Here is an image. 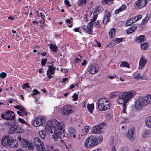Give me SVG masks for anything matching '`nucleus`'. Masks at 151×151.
<instances>
[{"instance_id": "1", "label": "nucleus", "mask_w": 151, "mask_h": 151, "mask_svg": "<svg viewBox=\"0 0 151 151\" xmlns=\"http://www.w3.org/2000/svg\"><path fill=\"white\" fill-rule=\"evenodd\" d=\"M63 128L62 123L58 122L56 120H54L47 122L45 129L48 133H52L54 132L52 137L56 140L65 136Z\"/></svg>"}, {"instance_id": "2", "label": "nucleus", "mask_w": 151, "mask_h": 151, "mask_svg": "<svg viewBox=\"0 0 151 151\" xmlns=\"http://www.w3.org/2000/svg\"><path fill=\"white\" fill-rule=\"evenodd\" d=\"M136 93L134 90H131L127 92L124 91L121 93L117 99V101L119 104H122L123 111L122 112L126 113V104L129 102L131 99L134 97Z\"/></svg>"}, {"instance_id": "3", "label": "nucleus", "mask_w": 151, "mask_h": 151, "mask_svg": "<svg viewBox=\"0 0 151 151\" xmlns=\"http://www.w3.org/2000/svg\"><path fill=\"white\" fill-rule=\"evenodd\" d=\"M151 103V94L146 95L144 97H139L137 99L135 103L136 109L140 110L147 105Z\"/></svg>"}, {"instance_id": "4", "label": "nucleus", "mask_w": 151, "mask_h": 151, "mask_svg": "<svg viewBox=\"0 0 151 151\" xmlns=\"http://www.w3.org/2000/svg\"><path fill=\"white\" fill-rule=\"evenodd\" d=\"M99 110L101 111H106L110 108L109 103L106 99H99L97 102Z\"/></svg>"}, {"instance_id": "5", "label": "nucleus", "mask_w": 151, "mask_h": 151, "mask_svg": "<svg viewBox=\"0 0 151 151\" xmlns=\"http://www.w3.org/2000/svg\"><path fill=\"white\" fill-rule=\"evenodd\" d=\"M15 117L14 113L11 111H8L1 115V117L6 120H12Z\"/></svg>"}, {"instance_id": "6", "label": "nucleus", "mask_w": 151, "mask_h": 151, "mask_svg": "<svg viewBox=\"0 0 151 151\" xmlns=\"http://www.w3.org/2000/svg\"><path fill=\"white\" fill-rule=\"evenodd\" d=\"M33 142L38 151H45L43 149V143L37 137H35L33 139Z\"/></svg>"}, {"instance_id": "7", "label": "nucleus", "mask_w": 151, "mask_h": 151, "mask_svg": "<svg viewBox=\"0 0 151 151\" xmlns=\"http://www.w3.org/2000/svg\"><path fill=\"white\" fill-rule=\"evenodd\" d=\"M105 126L104 123H102L97 126H95L92 127L91 133L93 134H100L102 131L101 130Z\"/></svg>"}, {"instance_id": "8", "label": "nucleus", "mask_w": 151, "mask_h": 151, "mask_svg": "<svg viewBox=\"0 0 151 151\" xmlns=\"http://www.w3.org/2000/svg\"><path fill=\"white\" fill-rule=\"evenodd\" d=\"M21 145L22 146L28 148L32 150H33L34 146L33 144L31 141L23 139L21 141Z\"/></svg>"}, {"instance_id": "9", "label": "nucleus", "mask_w": 151, "mask_h": 151, "mask_svg": "<svg viewBox=\"0 0 151 151\" xmlns=\"http://www.w3.org/2000/svg\"><path fill=\"white\" fill-rule=\"evenodd\" d=\"M21 145L22 146L28 148L32 150H33L34 146L33 144L31 141L23 139L21 141Z\"/></svg>"}, {"instance_id": "10", "label": "nucleus", "mask_w": 151, "mask_h": 151, "mask_svg": "<svg viewBox=\"0 0 151 151\" xmlns=\"http://www.w3.org/2000/svg\"><path fill=\"white\" fill-rule=\"evenodd\" d=\"M12 139L8 135L4 136L1 140V144L3 146H9L12 144Z\"/></svg>"}, {"instance_id": "11", "label": "nucleus", "mask_w": 151, "mask_h": 151, "mask_svg": "<svg viewBox=\"0 0 151 151\" xmlns=\"http://www.w3.org/2000/svg\"><path fill=\"white\" fill-rule=\"evenodd\" d=\"M24 130L20 127L19 126L15 125L12 126L10 127L9 131V134H12L15 131H17V133H22L23 132Z\"/></svg>"}, {"instance_id": "12", "label": "nucleus", "mask_w": 151, "mask_h": 151, "mask_svg": "<svg viewBox=\"0 0 151 151\" xmlns=\"http://www.w3.org/2000/svg\"><path fill=\"white\" fill-rule=\"evenodd\" d=\"M85 145L87 147H92L96 145V142L94 140V137L90 136L85 141Z\"/></svg>"}, {"instance_id": "13", "label": "nucleus", "mask_w": 151, "mask_h": 151, "mask_svg": "<svg viewBox=\"0 0 151 151\" xmlns=\"http://www.w3.org/2000/svg\"><path fill=\"white\" fill-rule=\"evenodd\" d=\"M45 123V121L44 118H35L33 121V125L35 127L42 126Z\"/></svg>"}, {"instance_id": "14", "label": "nucleus", "mask_w": 151, "mask_h": 151, "mask_svg": "<svg viewBox=\"0 0 151 151\" xmlns=\"http://www.w3.org/2000/svg\"><path fill=\"white\" fill-rule=\"evenodd\" d=\"M73 108L70 106H67L61 110V112L64 115H68L73 112Z\"/></svg>"}, {"instance_id": "15", "label": "nucleus", "mask_w": 151, "mask_h": 151, "mask_svg": "<svg viewBox=\"0 0 151 151\" xmlns=\"http://www.w3.org/2000/svg\"><path fill=\"white\" fill-rule=\"evenodd\" d=\"M99 69V66L97 64L90 65L88 68L89 73L92 74H94L97 73Z\"/></svg>"}, {"instance_id": "16", "label": "nucleus", "mask_w": 151, "mask_h": 151, "mask_svg": "<svg viewBox=\"0 0 151 151\" xmlns=\"http://www.w3.org/2000/svg\"><path fill=\"white\" fill-rule=\"evenodd\" d=\"M136 5L138 9L142 8L146 5V1L145 0H138L136 2Z\"/></svg>"}, {"instance_id": "17", "label": "nucleus", "mask_w": 151, "mask_h": 151, "mask_svg": "<svg viewBox=\"0 0 151 151\" xmlns=\"http://www.w3.org/2000/svg\"><path fill=\"white\" fill-rule=\"evenodd\" d=\"M134 129L133 128H131L128 132L127 137L131 141H133L134 138Z\"/></svg>"}, {"instance_id": "18", "label": "nucleus", "mask_w": 151, "mask_h": 151, "mask_svg": "<svg viewBox=\"0 0 151 151\" xmlns=\"http://www.w3.org/2000/svg\"><path fill=\"white\" fill-rule=\"evenodd\" d=\"M147 62V60L145 57L143 56H142L140 58L139 63V69H142L143 67H144L146 64Z\"/></svg>"}, {"instance_id": "19", "label": "nucleus", "mask_w": 151, "mask_h": 151, "mask_svg": "<svg viewBox=\"0 0 151 151\" xmlns=\"http://www.w3.org/2000/svg\"><path fill=\"white\" fill-rule=\"evenodd\" d=\"M49 69L47 70V74L48 76L49 79L52 78V76L50 75L54 74V70L55 69L52 66H49Z\"/></svg>"}, {"instance_id": "20", "label": "nucleus", "mask_w": 151, "mask_h": 151, "mask_svg": "<svg viewBox=\"0 0 151 151\" xmlns=\"http://www.w3.org/2000/svg\"><path fill=\"white\" fill-rule=\"evenodd\" d=\"M111 15V14L109 12H108L106 13L105 16L104 17L103 21V23L104 24H106L107 22L109 21Z\"/></svg>"}, {"instance_id": "21", "label": "nucleus", "mask_w": 151, "mask_h": 151, "mask_svg": "<svg viewBox=\"0 0 151 151\" xmlns=\"http://www.w3.org/2000/svg\"><path fill=\"white\" fill-rule=\"evenodd\" d=\"M137 27V24L133 25L131 27L129 28L127 31V34H131L136 29Z\"/></svg>"}, {"instance_id": "22", "label": "nucleus", "mask_w": 151, "mask_h": 151, "mask_svg": "<svg viewBox=\"0 0 151 151\" xmlns=\"http://www.w3.org/2000/svg\"><path fill=\"white\" fill-rule=\"evenodd\" d=\"M12 143L9 146L14 148H17L18 145L17 141L16 139L12 138Z\"/></svg>"}, {"instance_id": "23", "label": "nucleus", "mask_w": 151, "mask_h": 151, "mask_svg": "<svg viewBox=\"0 0 151 151\" xmlns=\"http://www.w3.org/2000/svg\"><path fill=\"white\" fill-rule=\"evenodd\" d=\"M87 30L86 32L89 34H91L92 32L93 25L91 24V22H89L87 26Z\"/></svg>"}, {"instance_id": "24", "label": "nucleus", "mask_w": 151, "mask_h": 151, "mask_svg": "<svg viewBox=\"0 0 151 151\" xmlns=\"http://www.w3.org/2000/svg\"><path fill=\"white\" fill-rule=\"evenodd\" d=\"M145 123L147 127L151 128V116H149L146 119Z\"/></svg>"}, {"instance_id": "25", "label": "nucleus", "mask_w": 151, "mask_h": 151, "mask_svg": "<svg viewBox=\"0 0 151 151\" xmlns=\"http://www.w3.org/2000/svg\"><path fill=\"white\" fill-rule=\"evenodd\" d=\"M102 139L103 137L101 135H99L97 137H94V140L96 142V145L101 142Z\"/></svg>"}, {"instance_id": "26", "label": "nucleus", "mask_w": 151, "mask_h": 151, "mask_svg": "<svg viewBox=\"0 0 151 151\" xmlns=\"http://www.w3.org/2000/svg\"><path fill=\"white\" fill-rule=\"evenodd\" d=\"M116 30L115 28L112 29L109 32V35L110 38H112L115 36Z\"/></svg>"}, {"instance_id": "27", "label": "nucleus", "mask_w": 151, "mask_h": 151, "mask_svg": "<svg viewBox=\"0 0 151 151\" xmlns=\"http://www.w3.org/2000/svg\"><path fill=\"white\" fill-rule=\"evenodd\" d=\"M94 108V105L93 103L89 104H87V109L90 112H92Z\"/></svg>"}, {"instance_id": "28", "label": "nucleus", "mask_w": 151, "mask_h": 151, "mask_svg": "<svg viewBox=\"0 0 151 151\" xmlns=\"http://www.w3.org/2000/svg\"><path fill=\"white\" fill-rule=\"evenodd\" d=\"M145 36L144 35L139 36L136 38V40L138 42H142L144 40Z\"/></svg>"}, {"instance_id": "29", "label": "nucleus", "mask_w": 151, "mask_h": 151, "mask_svg": "<svg viewBox=\"0 0 151 151\" xmlns=\"http://www.w3.org/2000/svg\"><path fill=\"white\" fill-rule=\"evenodd\" d=\"M150 15L149 14H147L146 15V17L143 20L141 24H144V23H146L147 22L149 19H150Z\"/></svg>"}, {"instance_id": "30", "label": "nucleus", "mask_w": 151, "mask_h": 151, "mask_svg": "<svg viewBox=\"0 0 151 151\" xmlns=\"http://www.w3.org/2000/svg\"><path fill=\"white\" fill-rule=\"evenodd\" d=\"M39 134L40 137L43 139H44L46 136L45 132L43 130L40 131Z\"/></svg>"}, {"instance_id": "31", "label": "nucleus", "mask_w": 151, "mask_h": 151, "mask_svg": "<svg viewBox=\"0 0 151 151\" xmlns=\"http://www.w3.org/2000/svg\"><path fill=\"white\" fill-rule=\"evenodd\" d=\"M68 134L69 135H71V134H74V133H76V132L75 129L74 128L72 127L68 129Z\"/></svg>"}, {"instance_id": "32", "label": "nucleus", "mask_w": 151, "mask_h": 151, "mask_svg": "<svg viewBox=\"0 0 151 151\" xmlns=\"http://www.w3.org/2000/svg\"><path fill=\"white\" fill-rule=\"evenodd\" d=\"M126 8V6L125 5H123L122 7H120L119 9L115 11V13L116 14H118L122 11L124 9Z\"/></svg>"}, {"instance_id": "33", "label": "nucleus", "mask_w": 151, "mask_h": 151, "mask_svg": "<svg viewBox=\"0 0 151 151\" xmlns=\"http://www.w3.org/2000/svg\"><path fill=\"white\" fill-rule=\"evenodd\" d=\"M123 39V38H114L113 39V41L114 42H115L116 43H119L121 42H122V39Z\"/></svg>"}, {"instance_id": "34", "label": "nucleus", "mask_w": 151, "mask_h": 151, "mask_svg": "<svg viewBox=\"0 0 151 151\" xmlns=\"http://www.w3.org/2000/svg\"><path fill=\"white\" fill-rule=\"evenodd\" d=\"M132 19H131V18H129L127 20L125 24V25L126 26H130L133 23V22H132Z\"/></svg>"}, {"instance_id": "35", "label": "nucleus", "mask_w": 151, "mask_h": 151, "mask_svg": "<svg viewBox=\"0 0 151 151\" xmlns=\"http://www.w3.org/2000/svg\"><path fill=\"white\" fill-rule=\"evenodd\" d=\"M102 9V7H98L96 9L94 12L93 14V15L94 14L98 15L97 13H100V11L101 9Z\"/></svg>"}, {"instance_id": "36", "label": "nucleus", "mask_w": 151, "mask_h": 151, "mask_svg": "<svg viewBox=\"0 0 151 151\" xmlns=\"http://www.w3.org/2000/svg\"><path fill=\"white\" fill-rule=\"evenodd\" d=\"M94 17L93 19H91L90 20L91 22H91V24L93 25V22L95 21L98 17V15L94 14L93 15Z\"/></svg>"}, {"instance_id": "37", "label": "nucleus", "mask_w": 151, "mask_h": 151, "mask_svg": "<svg viewBox=\"0 0 151 151\" xmlns=\"http://www.w3.org/2000/svg\"><path fill=\"white\" fill-rule=\"evenodd\" d=\"M120 66L121 67L125 66L127 67H129V65L127 62H123L121 63Z\"/></svg>"}, {"instance_id": "38", "label": "nucleus", "mask_w": 151, "mask_h": 151, "mask_svg": "<svg viewBox=\"0 0 151 151\" xmlns=\"http://www.w3.org/2000/svg\"><path fill=\"white\" fill-rule=\"evenodd\" d=\"M134 78L137 80L139 79H143V77L140 73L138 74L136 76L134 77Z\"/></svg>"}, {"instance_id": "39", "label": "nucleus", "mask_w": 151, "mask_h": 151, "mask_svg": "<svg viewBox=\"0 0 151 151\" xmlns=\"http://www.w3.org/2000/svg\"><path fill=\"white\" fill-rule=\"evenodd\" d=\"M149 135V132L147 130L145 131L143 134V137L145 138L148 137Z\"/></svg>"}, {"instance_id": "40", "label": "nucleus", "mask_w": 151, "mask_h": 151, "mask_svg": "<svg viewBox=\"0 0 151 151\" xmlns=\"http://www.w3.org/2000/svg\"><path fill=\"white\" fill-rule=\"evenodd\" d=\"M86 0H81L79 1V3H78V5L80 6L82 5L83 4H85L86 2Z\"/></svg>"}, {"instance_id": "41", "label": "nucleus", "mask_w": 151, "mask_h": 151, "mask_svg": "<svg viewBox=\"0 0 151 151\" xmlns=\"http://www.w3.org/2000/svg\"><path fill=\"white\" fill-rule=\"evenodd\" d=\"M47 59L44 58L41 61V64L42 65L44 66H45L46 63L47 61Z\"/></svg>"}, {"instance_id": "42", "label": "nucleus", "mask_w": 151, "mask_h": 151, "mask_svg": "<svg viewBox=\"0 0 151 151\" xmlns=\"http://www.w3.org/2000/svg\"><path fill=\"white\" fill-rule=\"evenodd\" d=\"M6 73L5 72H2L0 74V76L2 78H4L6 76Z\"/></svg>"}, {"instance_id": "43", "label": "nucleus", "mask_w": 151, "mask_h": 151, "mask_svg": "<svg viewBox=\"0 0 151 151\" xmlns=\"http://www.w3.org/2000/svg\"><path fill=\"white\" fill-rule=\"evenodd\" d=\"M141 47H148L149 46V43L148 42L142 43L141 44Z\"/></svg>"}, {"instance_id": "44", "label": "nucleus", "mask_w": 151, "mask_h": 151, "mask_svg": "<svg viewBox=\"0 0 151 151\" xmlns=\"http://www.w3.org/2000/svg\"><path fill=\"white\" fill-rule=\"evenodd\" d=\"M33 93L32 94V96L39 93V92L36 89H34L33 91Z\"/></svg>"}, {"instance_id": "45", "label": "nucleus", "mask_w": 151, "mask_h": 151, "mask_svg": "<svg viewBox=\"0 0 151 151\" xmlns=\"http://www.w3.org/2000/svg\"><path fill=\"white\" fill-rule=\"evenodd\" d=\"M73 100L74 101H76L78 99V95L76 94V93L73 96Z\"/></svg>"}, {"instance_id": "46", "label": "nucleus", "mask_w": 151, "mask_h": 151, "mask_svg": "<svg viewBox=\"0 0 151 151\" xmlns=\"http://www.w3.org/2000/svg\"><path fill=\"white\" fill-rule=\"evenodd\" d=\"M19 121L22 124H27V122L23 119L19 118L18 119Z\"/></svg>"}, {"instance_id": "47", "label": "nucleus", "mask_w": 151, "mask_h": 151, "mask_svg": "<svg viewBox=\"0 0 151 151\" xmlns=\"http://www.w3.org/2000/svg\"><path fill=\"white\" fill-rule=\"evenodd\" d=\"M29 87V84L28 83H27L22 86V89H26V88H28Z\"/></svg>"}, {"instance_id": "48", "label": "nucleus", "mask_w": 151, "mask_h": 151, "mask_svg": "<svg viewBox=\"0 0 151 151\" xmlns=\"http://www.w3.org/2000/svg\"><path fill=\"white\" fill-rule=\"evenodd\" d=\"M94 26L96 27L99 28L100 27V25L99 21H97L95 23Z\"/></svg>"}, {"instance_id": "49", "label": "nucleus", "mask_w": 151, "mask_h": 151, "mask_svg": "<svg viewBox=\"0 0 151 151\" xmlns=\"http://www.w3.org/2000/svg\"><path fill=\"white\" fill-rule=\"evenodd\" d=\"M90 127L88 126H86L84 127V129L86 133H87L89 131Z\"/></svg>"}, {"instance_id": "50", "label": "nucleus", "mask_w": 151, "mask_h": 151, "mask_svg": "<svg viewBox=\"0 0 151 151\" xmlns=\"http://www.w3.org/2000/svg\"><path fill=\"white\" fill-rule=\"evenodd\" d=\"M119 94V92H115L113 93L112 94L111 97H113L114 96H118Z\"/></svg>"}, {"instance_id": "51", "label": "nucleus", "mask_w": 151, "mask_h": 151, "mask_svg": "<svg viewBox=\"0 0 151 151\" xmlns=\"http://www.w3.org/2000/svg\"><path fill=\"white\" fill-rule=\"evenodd\" d=\"M64 2L65 3L68 7L70 6H71V5L69 4V2L68 0H65Z\"/></svg>"}, {"instance_id": "52", "label": "nucleus", "mask_w": 151, "mask_h": 151, "mask_svg": "<svg viewBox=\"0 0 151 151\" xmlns=\"http://www.w3.org/2000/svg\"><path fill=\"white\" fill-rule=\"evenodd\" d=\"M133 23H135L137 21L136 17H134L132 18H131Z\"/></svg>"}, {"instance_id": "53", "label": "nucleus", "mask_w": 151, "mask_h": 151, "mask_svg": "<svg viewBox=\"0 0 151 151\" xmlns=\"http://www.w3.org/2000/svg\"><path fill=\"white\" fill-rule=\"evenodd\" d=\"M21 113H22V114H23V116H24V115H27V113L26 112L25 109V110L21 111Z\"/></svg>"}, {"instance_id": "54", "label": "nucleus", "mask_w": 151, "mask_h": 151, "mask_svg": "<svg viewBox=\"0 0 151 151\" xmlns=\"http://www.w3.org/2000/svg\"><path fill=\"white\" fill-rule=\"evenodd\" d=\"M21 106L17 105L16 106H14V108L15 109H17L19 110Z\"/></svg>"}, {"instance_id": "55", "label": "nucleus", "mask_w": 151, "mask_h": 151, "mask_svg": "<svg viewBox=\"0 0 151 151\" xmlns=\"http://www.w3.org/2000/svg\"><path fill=\"white\" fill-rule=\"evenodd\" d=\"M136 17L137 20H138L141 19L142 17V16L141 15H138Z\"/></svg>"}, {"instance_id": "56", "label": "nucleus", "mask_w": 151, "mask_h": 151, "mask_svg": "<svg viewBox=\"0 0 151 151\" xmlns=\"http://www.w3.org/2000/svg\"><path fill=\"white\" fill-rule=\"evenodd\" d=\"M54 52H56L57 50V48H50Z\"/></svg>"}, {"instance_id": "57", "label": "nucleus", "mask_w": 151, "mask_h": 151, "mask_svg": "<svg viewBox=\"0 0 151 151\" xmlns=\"http://www.w3.org/2000/svg\"><path fill=\"white\" fill-rule=\"evenodd\" d=\"M17 114L18 115H20V116H23V114H22V113H21V111H17Z\"/></svg>"}, {"instance_id": "58", "label": "nucleus", "mask_w": 151, "mask_h": 151, "mask_svg": "<svg viewBox=\"0 0 151 151\" xmlns=\"http://www.w3.org/2000/svg\"><path fill=\"white\" fill-rule=\"evenodd\" d=\"M107 76L108 78H110L111 79H113L115 77H116V75H115V76Z\"/></svg>"}, {"instance_id": "59", "label": "nucleus", "mask_w": 151, "mask_h": 151, "mask_svg": "<svg viewBox=\"0 0 151 151\" xmlns=\"http://www.w3.org/2000/svg\"><path fill=\"white\" fill-rule=\"evenodd\" d=\"M25 109L22 106H21L19 110L20 111H22L23 110H25Z\"/></svg>"}, {"instance_id": "60", "label": "nucleus", "mask_w": 151, "mask_h": 151, "mask_svg": "<svg viewBox=\"0 0 151 151\" xmlns=\"http://www.w3.org/2000/svg\"><path fill=\"white\" fill-rule=\"evenodd\" d=\"M87 105V102H84L82 104V106L83 107H86V106Z\"/></svg>"}, {"instance_id": "61", "label": "nucleus", "mask_w": 151, "mask_h": 151, "mask_svg": "<svg viewBox=\"0 0 151 151\" xmlns=\"http://www.w3.org/2000/svg\"><path fill=\"white\" fill-rule=\"evenodd\" d=\"M79 28H75L74 29V30L75 32H79V33H80V32L79 31Z\"/></svg>"}, {"instance_id": "62", "label": "nucleus", "mask_w": 151, "mask_h": 151, "mask_svg": "<svg viewBox=\"0 0 151 151\" xmlns=\"http://www.w3.org/2000/svg\"><path fill=\"white\" fill-rule=\"evenodd\" d=\"M119 151H127L126 149L125 148H121Z\"/></svg>"}, {"instance_id": "63", "label": "nucleus", "mask_w": 151, "mask_h": 151, "mask_svg": "<svg viewBox=\"0 0 151 151\" xmlns=\"http://www.w3.org/2000/svg\"><path fill=\"white\" fill-rule=\"evenodd\" d=\"M66 22H67L68 24H70L71 23V21L70 20H69V19H67L66 20Z\"/></svg>"}, {"instance_id": "64", "label": "nucleus", "mask_w": 151, "mask_h": 151, "mask_svg": "<svg viewBox=\"0 0 151 151\" xmlns=\"http://www.w3.org/2000/svg\"><path fill=\"white\" fill-rule=\"evenodd\" d=\"M75 87L74 85L73 84H72L70 85L69 88L70 89H73Z\"/></svg>"}]
</instances>
